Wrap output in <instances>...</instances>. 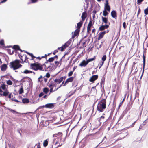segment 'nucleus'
I'll return each mask as SVG.
<instances>
[{"label": "nucleus", "instance_id": "680f3d73", "mask_svg": "<svg viewBox=\"0 0 148 148\" xmlns=\"http://www.w3.org/2000/svg\"><path fill=\"white\" fill-rule=\"evenodd\" d=\"M37 65V64L34 63V64H31V66L32 67H36V66Z\"/></svg>", "mask_w": 148, "mask_h": 148}, {"label": "nucleus", "instance_id": "e2e57ef3", "mask_svg": "<svg viewBox=\"0 0 148 148\" xmlns=\"http://www.w3.org/2000/svg\"><path fill=\"white\" fill-rule=\"evenodd\" d=\"M143 126L141 124L140 125V127H139V129L138 130V131H139L140 130H141L142 129L143 127Z\"/></svg>", "mask_w": 148, "mask_h": 148}, {"label": "nucleus", "instance_id": "13d9d810", "mask_svg": "<svg viewBox=\"0 0 148 148\" xmlns=\"http://www.w3.org/2000/svg\"><path fill=\"white\" fill-rule=\"evenodd\" d=\"M50 74H49V73H47L45 77H46L49 78L50 77Z\"/></svg>", "mask_w": 148, "mask_h": 148}, {"label": "nucleus", "instance_id": "6ab92c4d", "mask_svg": "<svg viewBox=\"0 0 148 148\" xmlns=\"http://www.w3.org/2000/svg\"><path fill=\"white\" fill-rule=\"evenodd\" d=\"M7 109L8 110L10 111L12 113H13V114H20V113L16 112V111H15L14 110L12 109L9 108H8Z\"/></svg>", "mask_w": 148, "mask_h": 148}, {"label": "nucleus", "instance_id": "58836bf2", "mask_svg": "<svg viewBox=\"0 0 148 148\" xmlns=\"http://www.w3.org/2000/svg\"><path fill=\"white\" fill-rule=\"evenodd\" d=\"M106 58V55H104L102 58V60L103 61L102 62H104L105 61Z\"/></svg>", "mask_w": 148, "mask_h": 148}, {"label": "nucleus", "instance_id": "a19ab883", "mask_svg": "<svg viewBox=\"0 0 148 148\" xmlns=\"http://www.w3.org/2000/svg\"><path fill=\"white\" fill-rule=\"evenodd\" d=\"M54 59L53 57H51L48 60L49 62H51L53 61L54 60Z\"/></svg>", "mask_w": 148, "mask_h": 148}, {"label": "nucleus", "instance_id": "c03bdc74", "mask_svg": "<svg viewBox=\"0 0 148 148\" xmlns=\"http://www.w3.org/2000/svg\"><path fill=\"white\" fill-rule=\"evenodd\" d=\"M13 62H14V64L15 63L19 64L21 62V61L20 60L16 59L14 61H13Z\"/></svg>", "mask_w": 148, "mask_h": 148}, {"label": "nucleus", "instance_id": "f03ea898", "mask_svg": "<svg viewBox=\"0 0 148 148\" xmlns=\"http://www.w3.org/2000/svg\"><path fill=\"white\" fill-rule=\"evenodd\" d=\"M106 99L101 100L98 103L97 107V110L100 112H103L106 107Z\"/></svg>", "mask_w": 148, "mask_h": 148}, {"label": "nucleus", "instance_id": "e433bc0d", "mask_svg": "<svg viewBox=\"0 0 148 148\" xmlns=\"http://www.w3.org/2000/svg\"><path fill=\"white\" fill-rule=\"evenodd\" d=\"M7 84L9 85H11L12 84V82L10 80L7 81Z\"/></svg>", "mask_w": 148, "mask_h": 148}, {"label": "nucleus", "instance_id": "b1692460", "mask_svg": "<svg viewBox=\"0 0 148 148\" xmlns=\"http://www.w3.org/2000/svg\"><path fill=\"white\" fill-rule=\"evenodd\" d=\"M9 94V92L8 91L6 90L3 92V96H6L8 95Z\"/></svg>", "mask_w": 148, "mask_h": 148}, {"label": "nucleus", "instance_id": "0e129e2a", "mask_svg": "<svg viewBox=\"0 0 148 148\" xmlns=\"http://www.w3.org/2000/svg\"><path fill=\"white\" fill-rule=\"evenodd\" d=\"M104 79H102L101 82V86H102V84H104Z\"/></svg>", "mask_w": 148, "mask_h": 148}, {"label": "nucleus", "instance_id": "69168bd1", "mask_svg": "<svg viewBox=\"0 0 148 148\" xmlns=\"http://www.w3.org/2000/svg\"><path fill=\"white\" fill-rule=\"evenodd\" d=\"M123 28L125 29L126 27V23L125 22H124L123 23Z\"/></svg>", "mask_w": 148, "mask_h": 148}, {"label": "nucleus", "instance_id": "de8ad7c7", "mask_svg": "<svg viewBox=\"0 0 148 148\" xmlns=\"http://www.w3.org/2000/svg\"><path fill=\"white\" fill-rule=\"evenodd\" d=\"M144 13L146 15L148 14V8H146L144 10Z\"/></svg>", "mask_w": 148, "mask_h": 148}, {"label": "nucleus", "instance_id": "a878e982", "mask_svg": "<svg viewBox=\"0 0 148 148\" xmlns=\"http://www.w3.org/2000/svg\"><path fill=\"white\" fill-rule=\"evenodd\" d=\"M23 92V86L21 85V87L20 88L19 90V94H21Z\"/></svg>", "mask_w": 148, "mask_h": 148}, {"label": "nucleus", "instance_id": "603ef678", "mask_svg": "<svg viewBox=\"0 0 148 148\" xmlns=\"http://www.w3.org/2000/svg\"><path fill=\"white\" fill-rule=\"evenodd\" d=\"M42 66H44L43 69L44 70V71H47V68L46 67V65L45 64H44L43 65H42Z\"/></svg>", "mask_w": 148, "mask_h": 148}, {"label": "nucleus", "instance_id": "5701e85b", "mask_svg": "<svg viewBox=\"0 0 148 148\" xmlns=\"http://www.w3.org/2000/svg\"><path fill=\"white\" fill-rule=\"evenodd\" d=\"M110 7L109 5H105L104 10L110 11Z\"/></svg>", "mask_w": 148, "mask_h": 148}, {"label": "nucleus", "instance_id": "473e14b6", "mask_svg": "<svg viewBox=\"0 0 148 148\" xmlns=\"http://www.w3.org/2000/svg\"><path fill=\"white\" fill-rule=\"evenodd\" d=\"M73 79V77H71L67 79L69 82H71Z\"/></svg>", "mask_w": 148, "mask_h": 148}, {"label": "nucleus", "instance_id": "338daca9", "mask_svg": "<svg viewBox=\"0 0 148 148\" xmlns=\"http://www.w3.org/2000/svg\"><path fill=\"white\" fill-rule=\"evenodd\" d=\"M44 94L43 92H41L40 93L39 95V96L40 97H42V96H43L44 95Z\"/></svg>", "mask_w": 148, "mask_h": 148}, {"label": "nucleus", "instance_id": "5fc2aeb1", "mask_svg": "<svg viewBox=\"0 0 148 148\" xmlns=\"http://www.w3.org/2000/svg\"><path fill=\"white\" fill-rule=\"evenodd\" d=\"M73 71H71L68 73L69 76H70L72 75L73 74Z\"/></svg>", "mask_w": 148, "mask_h": 148}, {"label": "nucleus", "instance_id": "39448f33", "mask_svg": "<svg viewBox=\"0 0 148 148\" xmlns=\"http://www.w3.org/2000/svg\"><path fill=\"white\" fill-rule=\"evenodd\" d=\"M109 31H105L101 33H100L99 34V36L98 37V40H100L101 39L103 36L106 33H108Z\"/></svg>", "mask_w": 148, "mask_h": 148}, {"label": "nucleus", "instance_id": "09e8293b", "mask_svg": "<svg viewBox=\"0 0 148 148\" xmlns=\"http://www.w3.org/2000/svg\"><path fill=\"white\" fill-rule=\"evenodd\" d=\"M8 146L9 148H14V147L13 145H11L10 143H8Z\"/></svg>", "mask_w": 148, "mask_h": 148}, {"label": "nucleus", "instance_id": "1a4fd4ad", "mask_svg": "<svg viewBox=\"0 0 148 148\" xmlns=\"http://www.w3.org/2000/svg\"><path fill=\"white\" fill-rule=\"evenodd\" d=\"M88 64V63L85 60H83L79 64V66L81 67H85Z\"/></svg>", "mask_w": 148, "mask_h": 148}, {"label": "nucleus", "instance_id": "c9c22d12", "mask_svg": "<svg viewBox=\"0 0 148 148\" xmlns=\"http://www.w3.org/2000/svg\"><path fill=\"white\" fill-rule=\"evenodd\" d=\"M8 53H9V54L12 55L14 51L13 50H12V52H11V49H8Z\"/></svg>", "mask_w": 148, "mask_h": 148}, {"label": "nucleus", "instance_id": "393cba45", "mask_svg": "<svg viewBox=\"0 0 148 148\" xmlns=\"http://www.w3.org/2000/svg\"><path fill=\"white\" fill-rule=\"evenodd\" d=\"M100 134V133L99 132H98L95 133H94L93 134V135L97 137V138H98L99 137H100L101 136H99V135Z\"/></svg>", "mask_w": 148, "mask_h": 148}, {"label": "nucleus", "instance_id": "0eeeda50", "mask_svg": "<svg viewBox=\"0 0 148 148\" xmlns=\"http://www.w3.org/2000/svg\"><path fill=\"white\" fill-rule=\"evenodd\" d=\"M109 25H102L99 28V31H103L105 29H106L108 28L109 27Z\"/></svg>", "mask_w": 148, "mask_h": 148}, {"label": "nucleus", "instance_id": "2eb2a0df", "mask_svg": "<svg viewBox=\"0 0 148 148\" xmlns=\"http://www.w3.org/2000/svg\"><path fill=\"white\" fill-rule=\"evenodd\" d=\"M0 45L2 46L3 47H11V46H7V47H5L4 46V40L3 39H2L0 41Z\"/></svg>", "mask_w": 148, "mask_h": 148}, {"label": "nucleus", "instance_id": "bf43d9fd", "mask_svg": "<svg viewBox=\"0 0 148 148\" xmlns=\"http://www.w3.org/2000/svg\"><path fill=\"white\" fill-rule=\"evenodd\" d=\"M105 117L104 116H101V117L99 119V121H101L102 119H103Z\"/></svg>", "mask_w": 148, "mask_h": 148}, {"label": "nucleus", "instance_id": "6e6552de", "mask_svg": "<svg viewBox=\"0 0 148 148\" xmlns=\"http://www.w3.org/2000/svg\"><path fill=\"white\" fill-rule=\"evenodd\" d=\"M79 30L76 29L74 32L73 34L72 35V38L73 39V41L74 40L73 39L79 33Z\"/></svg>", "mask_w": 148, "mask_h": 148}, {"label": "nucleus", "instance_id": "8fccbe9b", "mask_svg": "<svg viewBox=\"0 0 148 148\" xmlns=\"http://www.w3.org/2000/svg\"><path fill=\"white\" fill-rule=\"evenodd\" d=\"M135 64H136V63L135 62H134L133 63V64H132V70H131V71H132L134 69V68H135L134 65Z\"/></svg>", "mask_w": 148, "mask_h": 148}, {"label": "nucleus", "instance_id": "ddd939ff", "mask_svg": "<svg viewBox=\"0 0 148 148\" xmlns=\"http://www.w3.org/2000/svg\"><path fill=\"white\" fill-rule=\"evenodd\" d=\"M62 135V134L61 132H59L58 133L55 134H54L53 135V137H61Z\"/></svg>", "mask_w": 148, "mask_h": 148}, {"label": "nucleus", "instance_id": "c756f323", "mask_svg": "<svg viewBox=\"0 0 148 148\" xmlns=\"http://www.w3.org/2000/svg\"><path fill=\"white\" fill-rule=\"evenodd\" d=\"M49 91V89L47 88H45L43 89V92L45 94H47Z\"/></svg>", "mask_w": 148, "mask_h": 148}, {"label": "nucleus", "instance_id": "20e7f679", "mask_svg": "<svg viewBox=\"0 0 148 148\" xmlns=\"http://www.w3.org/2000/svg\"><path fill=\"white\" fill-rule=\"evenodd\" d=\"M65 77H62L59 79H56L54 80V82L57 84L60 83L63 80L65 79Z\"/></svg>", "mask_w": 148, "mask_h": 148}, {"label": "nucleus", "instance_id": "dca6fc26", "mask_svg": "<svg viewBox=\"0 0 148 148\" xmlns=\"http://www.w3.org/2000/svg\"><path fill=\"white\" fill-rule=\"evenodd\" d=\"M83 24V22L82 21L78 23L77 24V29L79 30L81 26H82Z\"/></svg>", "mask_w": 148, "mask_h": 148}, {"label": "nucleus", "instance_id": "4468645a", "mask_svg": "<svg viewBox=\"0 0 148 148\" xmlns=\"http://www.w3.org/2000/svg\"><path fill=\"white\" fill-rule=\"evenodd\" d=\"M7 68V65L5 64H4L1 66V70L3 71H5Z\"/></svg>", "mask_w": 148, "mask_h": 148}, {"label": "nucleus", "instance_id": "7c9ffc66", "mask_svg": "<svg viewBox=\"0 0 148 148\" xmlns=\"http://www.w3.org/2000/svg\"><path fill=\"white\" fill-rule=\"evenodd\" d=\"M1 88L3 90H4L6 89V86L5 85L4 83H2L1 84Z\"/></svg>", "mask_w": 148, "mask_h": 148}, {"label": "nucleus", "instance_id": "4c0bfd02", "mask_svg": "<svg viewBox=\"0 0 148 148\" xmlns=\"http://www.w3.org/2000/svg\"><path fill=\"white\" fill-rule=\"evenodd\" d=\"M92 25V21L90 20L88 24V27H91V26Z\"/></svg>", "mask_w": 148, "mask_h": 148}, {"label": "nucleus", "instance_id": "ea45409f", "mask_svg": "<svg viewBox=\"0 0 148 148\" xmlns=\"http://www.w3.org/2000/svg\"><path fill=\"white\" fill-rule=\"evenodd\" d=\"M57 138H55L54 139V140H53V143H54V144L55 145H56V144H57L58 143H59V142L58 141H57L55 143V142L56 139Z\"/></svg>", "mask_w": 148, "mask_h": 148}, {"label": "nucleus", "instance_id": "72a5a7b5", "mask_svg": "<svg viewBox=\"0 0 148 148\" xmlns=\"http://www.w3.org/2000/svg\"><path fill=\"white\" fill-rule=\"evenodd\" d=\"M65 46H64V45L60 47L61 50L62 51H63L67 47H66Z\"/></svg>", "mask_w": 148, "mask_h": 148}, {"label": "nucleus", "instance_id": "79ce46f5", "mask_svg": "<svg viewBox=\"0 0 148 148\" xmlns=\"http://www.w3.org/2000/svg\"><path fill=\"white\" fill-rule=\"evenodd\" d=\"M47 71H51L52 69V67L49 66L47 68Z\"/></svg>", "mask_w": 148, "mask_h": 148}, {"label": "nucleus", "instance_id": "4be33fe9", "mask_svg": "<svg viewBox=\"0 0 148 148\" xmlns=\"http://www.w3.org/2000/svg\"><path fill=\"white\" fill-rule=\"evenodd\" d=\"M102 21L104 23L106 24L107 23L108 20V19L106 18L102 17Z\"/></svg>", "mask_w": 148, "mask_h": 148}, {"label": "nucleus", "instance_id": "a18cd8bd", "mask_svg": "<svg viewBox=\"0 0 148 148\" xmlns=\"http://www.w3.org/2000/svg\"><path fill=\"white\" fill-rule=\"evenodd\" d=\"M103 63L104 62H101L99 63V69H100L101 67V66L103 65Z\"/></svg>", "mask_w": 148, "mask_h": 148}, {"label": "nucleus", "instance_id": "f257e3e1", "mask_svg": "<svg viewBox=\"0 0 148 148\" xmlns=\"http://www.w3.org/2000/svg\"><path fill=\"white\" fill-rule=\"evenodd\" d=\"M106 99L101 100L98 103L97 107V110L100 112H103L106 107Z\"/></svg>", "mask_w": 148, "mask_h": 148}, {"label": "nucleus", "instance_id": "9b49d317", "mask_svg": "<svg viewBox=\"0 0 148 148\" xmlns=\"http://www.w3.org/2000/svg\"><path fill=\"white\" fill-rule=\"evenodd\" d=\"M72 39H73L72 38L70 39L68 41L64 44V46H65L66 47H68L71 42Z\"/></svg>", "mask_w": 148, "mask_h": 148}, {"label": "nucleus", "instance_id": "4d7b16f0", "mask_svg": "<svg viewBox=\"0 0 148 148\" xmlns=\"http://www.w3.org/2000/svg\"><path fill=\"white\" fill-rule=\"evenodd\" d=\"M29 55L32 58V59H31L32 60H33V58H36V57L35 56H34L33 54H32V53H30V54H29Z\"/></svg>", "mask_w": 148, "mask_h": 148}, {"label": "nucleus", "instance_id": "f3484780", "mask_svg": "<svg viewBox=\"0 0 148 148\" xmlns=\"http://www.w3.org/2000/svg\"><path fill=\"white\" fill-rule=\"evenodd\" d=\"M86 14V12H83L82 13L81 16V18L82 19V21H84L85 18H86V16L85 15V14Z\"/></svg>", "mask_w": 148, "mask_h": 148}, {"label": "nucleus", "instance_id": "f8f14e48", "mask_svg": "<svg viewBox=\"0 0 148 148\" xmlns=\"http://www.w3.org/2000/svg\"><path fill=\"white\" fill-rule=\"evenodd\" d=\"M112 16L114 18H116L117 17L116 12L114 10L112 11L111 13Z\"/></svg>", "mask_w": 148, "mask_h": 148}, {"label": "nucleus", "instance_id": "423d86ee", "mask_svg": "<svg viewBox=\"0 0 148 148\" xmlns=\"http://www.w3.org/2000/svg\"><path fill=\"white\" fill-rule=\"evenodd\" d=\"M98 78L97 75H92L89 81L90 82H92L96 80Z\"/></svg>", "mask_w": 148, "mask_h": 148}, {"label": "nucleus", "instance_id": "052dcab7", "mask_svg": "<svg viewBox=\"0 0 148 148\" xmlns=\"http://www.w3.org/2000/svg\"><path fill=\"white\" fill-rule=\"evenodd\" d=\"M144 0H137V4H140Z\"/></svg>", "mask_w": 148, "mask_h": 148}, {"label": "nucleus", "instance_id": "774afa93", "mask_svg": "<svg viewBox=\"0 0 148 148\" xmlns=\"http://www.w3.org/2000/svg\"><path fill=\"white\" fill-rule=\"evenodd\" d=\"M32 1V3H34L36 2L37 1V0H31Z\"/></svg>", "mask_w": 148, "mask_h": 148}, {"label": "nucleus", "instance_id": "f704fd0d", "mask_svg": "<svg viewBox=\"0 0 148 148\" xmlns=\"http://www.w3.org/2000/svg\"><path fill=\"white\" fill-rule=\"evenodd\" d=\"M108 14V12L106 11L105 10L103 11V15L104 16H106Z\"/></svg>", "mask_w": 148, "mask_h": 148}, {"label": "nucleus", "instance_id": "2f4dec72", "mask_svg": "<svg viewBox=\"0 0 148 148\" xmlns=\"http://www.w3.org/2000/svg\"><path fill=\"white\" fill-rule=\"evenodd\" d=\"M32 73V72L31 71L28 70H25L23 72V73L25 74L31 73Z\"/></svg>", "mask_w": 148, "mask_h": 148}, {"label": "nucleus", "instance_id": "49530a36", "mask_svg": "<svg viewBox=\"0 0 148 148\" xmlns=\"http://www.w3.org/2000/svg\"><path fill=\"white\" fill-rule=\"evenodd\" d=\"M77 85V83L76 82H74L72 83V86L75 87Z\"/></svg>", "mask_w": 148, "mask_h": 148}, {"label": "nucleus", "instance_id": "412c9836", "mask_svg": "<svg viewBox=\"0 0 148 148\" xmlns=\"http://www.w3.org/2000/svg\"><path fill=\"white\" fill-rule=\"evenodd\" d=\"M29 102L28 99L27 98H24L22 99V102L23 103H27Z\"/></svg>", "mask_w": 148, "mask_h": 148}, {"label": "nucleus", "instance_id": "7ed1b4c3", "mask_svg": "<svg viewBox=\"0 0 148 148\" xmlns=\"http://www.w3.org/2000/svg\"><path fill=\"white\" fill-rule=\"evenodd\" d=\"M9 66L11 68H13L14 70H15L19 69L17 64H14V62H12L10 63Z\"/></svg>", "mask_w": 148, "mask_h": 148}, {"label": "nucleus", "instance_id": "6e6d98bb", "mask_svg": "<svg viewBox=\"0 0 148 148\" xmlns=\"http://www.w3.org/2000/svg\"><path fill=\"white\" fill-rule=\"evenodd\" d=\"M148 119V118L146 120H145L143 122V123L142 124H141L143 126H144V125H145L146 123H147V122H146V121L147 120V119Z\"/></svg>", "mask_w": 148, "mask_h": 148}, {"label": "nucleus", "instance_id": "cd10ccee", "mask_svg": "<svg viewBox=\"0 0 148 148\" xmlns=\"http://www.w3.org/2000/svg\"><path fill=\"white\" fill-rule=\"evenodd\" d=\"M95 57L94 56V57H93L92 58H91L87 60L86 62L88 64V63H89L90 62L94 60H95Z\"/></svg>", "mask_w": 148, "mask_h": 148}, {"label": "nucleus", "instance_id": "c85d7f7f", "mask_svg": "<svg viewBox=\"0 0 148 148\" xmlns=\"http://www.w3.org/2000/svg\"><path fill=\"white\" fill-rule=\"evenodd\" d=\"M37 65L38 69L41 71H44V70L43 69V67L41 66H40L39 64H38Z\"/></svg>", "mask_w": 148, "mask_h": 148}, {"label": "nucleus", "instance_id": "aec40b11", "mask_svg": "<svg viewBox=\"0 0 148 148\" xmlns=\"http://www.w3.org/2000/svg\"><path fill=\"white\" fill-rule=\"evenodd\" d=\"M13 49H14L15 50H20V49L19 46L18 45H14L13 46Z\"/></svg>", "mask_w": 148, "mask_h": 148}, {"label": "nucleus", "instance_id": "37998d69", "mask_svg": "<svg viewBox=\"0 0 148 148\" xmlns=\"http://www.w3.org/2000/svg\"><path fill=\"white\" fill-rule=\"evenodd\" d=\"M143 68H144V66L145 65V57L144 55H143Z\"/></svg>", "mask_w": 148, "mask_h": 148}, {"label": "nucleus", "instance_id": "bb28decb", "mask_svg": "<svg viewBox=\"0 0 148 148\" xmlns=\"http://www.w3.org/2000/svg\"><path fill=\"white\" fill-rule=\"evenodd\" d=\"M48 139H46V140L44 141L43 143V146L44 147H45L47 146L48 145V141L47 140Z\"/></svg>", "mask_w": 148, "mask_h": 148}, {"label": "nucleus", "instance_id": "864d4df0", "mask_svg": "<svg viewBox=\"0 0 148 148\" xmlns=\"http://www.w3.org/2000/svg\"><path fill=\"white\" fill-rule=\"evenodd\" d=\"M55 63L56 65V66L55 67V69L57 67V66H58V64H59V62L58 61H56L55 62Z\"/></svg>", "mask_w": 148, "mask_h": 148}, {"label": "nucleus", "instance_id": "a211bd4d", "mask_svg": "<svg viewBox=\"0 0 148 148\" xmlns=\"http://www.w3.org/2000/svg\"><path fill=\"white\" fill-rule=\"evenodd\" d=\"M48 86L50 88H53L54 87L56 86V85L54 82H51L48 84Z\"/></svg>", "mask_w": 148, "mask_h": 148}, {"label": "nucleus", "instance_id": "9d476101", "mask_svg": "<svg viewBox=\"0 0 148 148\" xmlns=\"http://www.w3.org/2000/svg\"><path fill=\"white\" fill-rule=\"evenodd\" d=\"M43 107H45L46 108H52L54 107L53 103H48L46 104L45 106H43Z\"/></svg>", "mask_w": 148, "mask_h": 148}, {"label": "nucleus", "instance_id": "3c124183", "mask_svg": "<svg viewBox=\"0 0 148 148\" xmlns=\"http://www.w3.org/2000/svg\"><path fill=\"white\" fill-rule=\"evenodd\" d=\"M90 28H91V27L87 26V33H89L90 32Z\"/></svg>", "mask_w": 148, "mask_h": 148}]
</instances>
